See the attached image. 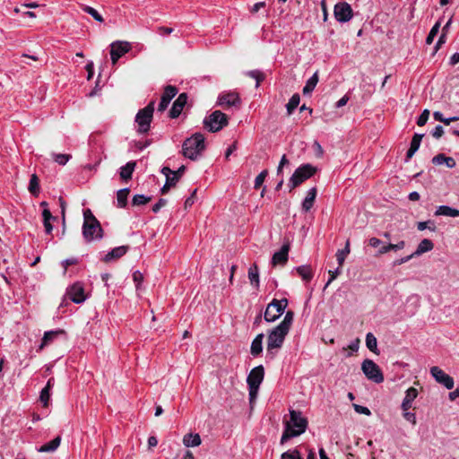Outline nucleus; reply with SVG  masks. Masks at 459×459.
Masks as SVG:
<instances>
[{"label": "nucleus", "instance_id": "22", "mask_svg": "<svg viewBox=\"0 0 459 459\" xmlns=\"http://www.w3.org/2000/svg\"><path fill=\"white\" fill-rule=\"evenodd\" d=\"M420 298L419 295H411L407 298L404 312L407 316H413L420 307Z\"/></svg>", "mask_w": 459, "mask_h": 459}, {"label": "nucleus", "instance_id": "21", "mask_svg": "<svg viewBox=\"0 0 459 459\" xmlns=\"http://www.w3.org/2000/svg\"><path fill=\"white\" fill-rule=\"evenodd\" d=\"M368 243L373 247H379V254H385L389 252L390 250H398L400 248L399 244L382 245V241L377 238H371Z\"/></svg>", "mask_w": 459, "mask_h": 459}, {"label": "nucleus", "instance_id": "41", "mask_svg": "<svg viewBox=\"0 0 459 459\" xmlns=\"http://www.w3.org/2000/svg\"><path fill=\"white\" fill-rule=\"evenodd\" d=\"M300 101V97L298 93L292 95L289 102L286 105L288 115H291L292 112L297 108Z\"/></svg>", "mask_w": 459, "mask_h": 459}, {"label": "nucleus", "instance_id": "15", "mask_svg": "<svg viewBox=\"0 0 459 459\" xmlns=\"http://www.w3.org/2000/svg\"><path fill=\"white\" fill-rule=\"evenodd\" d=\"M264 369L262 365L254 368L247 376V383L248 386L259 387L264 380Z\"/></svg>", "mask_w": 459, "mask_h": 459}, {"label": "nucleus", "instance_id": "34", "mask_svg": "<svg viewBox=\"0 0 459 459\" xmlns=\"http://www.w3.org/2000/svg\"><path fill=\"white\" fill-rule=\"evenodd\" d=\"M351 248H350V240L348 239L346 241L345 247L342 249H339L336 252V259L338 262L339 268H342L343 266L344 261L346 256L350 254Z\"/></svg>", "mask_w": 459, "mask_h": 459}, {"label": "nucleus", "instance_id": "61", "mask_svg": "<svg viewBox=\"0 0 459 459\" xmlns=\"http://www.w3.org/2000/svg\"><path fill=\"white\" fill-rule=\"evenodd\" d=\"M94 66H93V62L92 61H90L88 62V64L86 65L85 66V69L88 73V76H87V79L88 80H91L93 76V74H94Z\"/></svg>", "mask_w": 459, "mask_h": 459}, {"label": "nucleus", "instance_id": "53", "mask_svg": "<svg viewBox=\"0 0 459 459\" xmlns=\"http://www.w3.org/2000/svg\"><path fill=\"white\" fill-rule=\"evenodd\" d=\"M353 408H354L355 411L359 413V414H364V415H367V416L371 415V411H370V410L368 407H365V406L354 403L353 404Z\"/></svg>", "mask_w": 459, "mask_h": 459}, {"label": "nucleus", "instance_id": "28", "mask_svg": "<svg viewBox=\"0 0 459 459\" xmlns=\"http://www.w3.org/2000/svg\"><path fill=\"white\" fill-rule=\"evenodd\" d=\"M423 134H415L411 142L409 150L406 153L407 160L411 159L414 153L419 150L421 140H422Z\"/></svg>", "mask_w": 459, "mask_h": 459}, {"label": "nucleus", "instance_id": "18", "mask_svg": "<svg viewBox=\"0 0 459 459\" xmlns=\"http://www.w3.org/2000/svg\"><path fill=\"white\" fill-rule=\"evenodd\" d=\"M185 171L186 166L184 165L180 166L176 171H174L172 174L173 176L167 178L160 190L161 194L166 195L169 191L170 187L175 186L180 178L184 175Z\"/></svg>", "mask_w": 459, "mask_h": 459}, {"label": "nucleus", "instance_id": "49", "mask_svg": "<svg viewBox=\"0 0 459 459\" xmlns=\"http://www.w3.org/2000/svg\"><path fill=\"white\" fill-rule=\"evenodd\" d=\"M417 229L419 230H424L426 229L431 230V231H435L436 230V226H435V223L434 221H420L418 222L417 224Z\"/></svg>", "mask_w": 459, "mask_h": 459}, {"label": "nucleus", "instance_id": "54", "mask_svg": "<svg viewBox=\"0 0 459 459\" xmlns=\"http://www.w3.org/2000/svg\"><path fill=\"white\" fill-rule=\"evenodd\" d=\"M341 269H342V268H339V267H338V268H337V269H335L334 271H331V270H330V271L328 272V273H329V276H330V277H329V280H328V281L326 282V284H325V288H326V287H327V286H328V285H329V284H330L333 280H335V279L337 278V276H338L339 274H341V273H342V270H341Z\"/></svg>", "mask_w": 459, "mask_h": 459}, {"label": "nucleus", "instance_id": "39", "mask_svg": "<svg viewBox=\"0 0 459 459\" xmlns=\"http://www.w3.org/2000/svg\"><path fill=\"white\" fill-rule=\"evenodd\" d=\"M28 190L34 196L39 195V179L36 174L30 176Z\"/></svg>", "mask_w": 459, "mask_h": 459}, {"label": "nucleus", "instance_id": "8", "mask_svg": "<svg viewBox=\"0 0 459 459\" xmlns=\"http://www.w3.org/2000/svg\"><path fill=\"white\" fill-rule=\"evenodd\" d=\"M361 370L366 377L374 383L380 384L384 381V375L381 368L369 359H364L361 364Z\"/></svg>", "mask_w": 459, "mask_h": 459}, {"label": "nucleus", "instance_id": "35", "mask_svg": "<svg viewBox=\"0 0 459 459\" xmlns=\"http://www.w3.org/2000/svg\"><path fill=\"white\" fill-rule=\"evenodd\" d=\"M318 72H316L306 82V85L303 88V94L307 95L310 94L318 82Z\"/></svg>", "mask_w": 459, "mask_h": 459}, {"label": "nucleus", "instance_id": "12", "mask_svg": "<svg viewBox=\"0 0 459 459\" xmlns=\"http://www.w3.org/2000/svg\"><path fill=\"white\" fill-rule=\"evenodd\" d=\"M353 12L351 6L346 3H338L334 6V16L338 22H346L352 17Z\"/></svg>", "mask_w": 459, "mask_h": 459}, {"label": "nucleus", "instance_id": "19", "mask_svg": "<svg viewBox=\"0 0 459 459\" xmlns=\"http://www.w3.org/2000/svg\"><path fill=\"white\" fill-rule=\"evenodd\" d=\"M433 247H434V244L431 240H429L428 238L422 239L413 253H411L410 255H408L406 257H403V263L409 261L413 256H418L426 252L431 251L433 249Z\"/></svg>", "mask_w": 459, "mask_h": 459}, {"label": "nucleus", "instance_id": "14", "mask_svg": "<svg viewBox=\"0 0 459 459\" xmlns=\"http://www.w3.org/2000/svg\"><path fill=\"white\" fill-rule=\"evenodd\" d=\"M241 103V100L239 98L238 93L235 91L224 92L221 93L218 98L217 104L222 107H232V106H239Z\"/></svg>", "mask_w": 459, "mask_h": 459}, {"label": "nucleus", "instance_id": "7", "mask_svg": "<svg viewBox=\"0 0 459 459\" xmlns=\"http://www.w3.org/2000/svg\"><path fill=\"white\" fill-rule=\"evenodd\" d=\"M288 306V299L283 298L281 299H273L268 305L264 311V320L266 322H274L284 312Z\"/></svg>", "mask_w": 459, "mask_h": 459}, {"label": "nucleus", "instance_id": "60", "mask_svg": "<svg viewBox=\"0 0 459 459\" xmlns=\"http://www.w3.org/2000/svg\"><path fill=\"white\" fill-rule=\"evenodd\" d=\"M403 418L411 422L412 425L416 424V416L414 413L407 412L406 411L403 412Z\"/></svg>", "mask_w": 459, "mask_h": 459}, {"label": "nucleus", "instance_id": "43", "mask_svg": "<svg viewBox=\"0 0 459 459\" xmlns=\"http://www.w3.org/2000/svg\"><path fill=\"white\" fill-rule=\"evenodd\" d=\"M82 10L85 12L86 13L90 14L95 21L102 22L104 21L101 14L98 13L96 9L93 7H91L89 5L82 4L81 6Z\"/></svg>", "mask_w": 459, "mask_h": 459}, {"label": "nucleus", "instance_id": "52", "mask_svg": "<svg viewBox=\"0 0 459 459\" xmlns=\"http://www.w3.org/2000/svg\"><path fill=\"white\" fill-rule=\"evenodd\" d=\"M429 117V111L428 109H424L417 120L418 126H424L427 123Z\"/></svg>", "mask_w": 459, "mask_h": 459}, {"label": "nucleus", "instance_id": "1", "mask_svg": "<svg viewBox=\"0 0 459 459\" xmlns=\"http://www.w3.org/2000/svg\"><path fill=\"white\" fill-rule=\"evenodd\" d=\"M307 418L303 417L300 411L290 409V420L285 423L281 443L283 444L290 438L304 433L307 428Z\"/></svg>", "mask_w": 459, "mask_h": 459}, {"label": "nucleus", "instance_id": "63", "mask_svg": "<svg viewBox=\"0 0 459 459\" xmlns=\"http://www.w3.org/2000/svg\"><path fill=\"white\" fill-rule=\"evenodd\" d=\"M42 216H43V221H48V220H56V218L54 217L51 213V212L49 211V209L48 208H45L42 212Z\"/></svg>", "mask_w": 459, "mask_h": 459}, {"label": "nucleus", "instance_id": "50", "mask_svg": "<svg viewBox=\"0 0 459 459\" xmlns=\"http://www.w3.org/2000/svg\"><path fill=\"white\" fill-rule=\"evenodd\" d=\"M49 399H50V390L44 387L40 392L39 401L43 403L44 407H48Z\"/></svg>", "mask_w": 459, "mask_h": 459}, {"label": "nucleus", "instance_id": "48", "mask_svg": "<svg viewBox=\"0 0 459 459\" xmlns=\"http://www.w3.org/2000/svg\"><path fill=\"white\" fill-rule=\"evenodd\" d=\"M281 459H303V457L299 450L294 449L292 451L284 452Z\"/></svg>", "mask_w": 459, "mask_h": 459}, {"label": "nucleus", "instance_id": "36", "mask_svg": "<svg viewBox=\"0 0 459 459\" xmlns=\"http://www.w3.org/2000/svg\"><path fill=\"white\" fill-rule=\"evenodd\" d=\"M60 442H61V437H56L54 439H52L51 441L41 446L40 448L39 449V451L41 453L54 452L59 446Z\"/></svg>", "mask_w": 459, "mask_h": 459}, {"label": "nucleus", "instance_id": "62", "mask_svg": "<svg viewBox=\"0 0 459 459\" xmlns=\"http://www.w3.org/2000/svg\"><path fill=\"white\" fill-rule=\"evenodd\" d=\"M258 389H259V387H255L254 389L253 386H248L250 403H252L253 401L255 400Z\"/></svg>", "mask_w": 459, "mask_h": 459}, {"label": "nucleus", "instance_id": "2", "mask_svg": "<svg viewBox=\"0 0 459 459\" xmlns=\"http://www.w3.org/2000/svg\"><path fill=\"white\" fill-rule=\"evenodd\" d=\"M103 229L91 209L83 211L82 236L86 242L100 240L103 238Z\"/></svg>", "mask_w": 459, "mask_h": 459}, {"label": "nucleus", "instance_id": "3", "mask_svg": "<svg viewBox=\"0 0 459 459\" xmlns=\"http://www.w3.org/2000/svg\"><path fill=\"white\" fill-rule=\"evenodd\" d=\"M204 140V136L201 133H195L186 138L182 144V154L192 160H197L205 150Z\"/></svg>", "mask_w": 459, "mask_h": 459}, {"label": "nucleus", "instance_id": "45", "mask_svg": "<svg viewBox=\"0 0 459 459\" xmlns=\"http://www.w3.org/2000/svg\"><path fill=\"white\" fill-rule=\"evenodd\" d=\"M152 200V197H147L143 195H135L132 199V204L134 206H139L148 204Z\"/></svg>", "mask_w": 459, "mask_h": 459}, {"label": "nucleus", "instance_id": "42", "mask_svg": "<svg viewBox=\"0 0 459 459\" xmlns=\"http://www.w3.org/2000/svg\"><path fill=\"white\" fill-rule=\"evenodd\" d=\"M246 75L255 80V87H259L261 82L265 79V75L259 70H252L246 73Z\"/></svg>", "mask_w": 459, "mask_h": 459}, {"label": "nucleus", "instance_id": "24", "mask_svg": "<svg viewBox=\"0 0 459 459\" xmlns=\"http://www.w3.org/2000/svg\"><path fill=\"white\" fill-rule=\"evenodd\" d=\"M65 333L64 330H56V331H48L45 332L44 336L42 338L41 343L39 347V351H42L44 347L49 345L55 338L58 335Z\"/></svg>", "mask_w": 459, "mask_h": 459}, {"label": "nucleus", "instance_id": "11", "mask_svg": "<svg viewBox=\"0 0 459 459\" xmlns=\"http://www.w3.org/2000/svg\"><path fill=\"white\" fill-rule=\"evenodd\" d=\"M430 375L440 385H444L446 389L451 390L454 387V378L446 374L440 368L434 366L430 368Z\"/></svg>", "mask_w": 459, "mask_h": 459}, {"label": "nucleus", "instance_id": "59", "mask_svg": "<svg viewBox=\"0 0 459 459\" xmlns=\"http://www.w3.org/2000/svg\"><path fill=\"white\" fill-rule=\"evenodd\" d=\"M444 134V129H443V126H440V125H437L432 131V136L434 138H440Z\"/></svg>", "mask_w": 459, "mask_h": 459}, {"label": "nucleus", "instance_id": "40", "mask_svg": "<svg viewBox=\"0 0 459 459\" xmlns=\"http://www.w3.org/2000/svg\"><path fill=\"white\" fill-rule=\"evenodd\" d=\"M248 278L250 280L251 284L255 287L259 286V273H258V266L254 264L248 269Z\"/></svg>", "mask_w": 459, "mask_h": 459}, {"label": "nucleus", "instance_id": "38", "mask_svg": "<svg viewBox=\"0 0 459 459\" xmlns=\"http://www.w3.org/2000/svg\"><path fill=\"white\" fill-rule=\"evenodd\" d=\"M130 189L123 188L117 191V207L125 208L127 205V197L129 195Z\"/></svg>", "mask_w": 459, "mask_h": 459}, {"label": "nucleus", "instance_id": "58", "mask_svg": "<svg viewBox=\"0 0 459 459\" xmlns=\"http://www.w3.org/2000/svg\"><path fill=\"white\" fill-rule=\"evenodd\" d=\"M133 280L136 283V288H139L140 283L143 281V275L139 271L133 273Z\"/></svg>", "mask_w": 459, "mask_h": 459}, {"label": "nucleus", "instance_id": "25", "mask_svg": "<svg viewBox=\"0 0 459 459\" xmlns=\"http://www.w3.org/2000/svg\"><path fill=\"white\" fill-rule=\"evenodd\" d=\"M316 194H317L316 187H312L311 189H309L306 198L304 199V201L302 203V210L304 212H307L313 207L316 197Z\"/></svg>", "mask_w": 459, "mask_h": 459}, {"label": "nucleus", "instance_id": "37", "mask_svg": "<svg viewBox=\"0 0 459 459\" xmlns=\"http://www.w3.org/2000/svg\"><path fill=\"white\" fill-rule=\"evenodd\" d=\"M366 346L370 351L379 355L380 351L377 349V341L372 333H368L366 335Z\"/></svg>", "mask_w": 459, "mask_h": 459}, {"label": "nucleus", "instance_id": "30", "mask_svg": "<svg viewBox=\"0 0 459 459\" xmlns=\"http://www.w3.org/2000/svg\"><path fill=\"white\" fill-rule=\"evenodd\" d=\"M436 215H443V216H448V217H458L459 216V210L455 208H452L448 205H440L437 207L436 212Z\"/></svg>", "mask_w": 459, "mask_h": 459}, {"label": "nucleus", "instance_id": "6", "mask_svg": "<svg viewBox=\"0 0 459 459\" xmlns=\"http://www.w3.org/2000/svg\"><path fill=\"white\" fill-rule=\"evenodd\" d=\"M228 116L221 110H215L204 120V128L212 133L221 130L228 125Z\"/></svg>", "mask_w": 459, "mask_h": 459}, {"label": "nucleus", "instance_id": "16", "mask_svg": "<svg viewBox=\"0 0 459 459\" xmlns=\"http://www.w3.org/2000/svg\"><path fill=\"white\" fill-rule=\"evenodd\" d=\"M178 88L173 85H167L164 88V91L161 95L160 102L158 106V111L163 112L168 108L171 100L177 95Z\"/></svg>", "mask_w": 459, "mask_h": 459}, {"label": "nucleus", "instance_id": "20", "mask_svg": "<svg viewBox=\"0 0 459 459\" xmlns=\"http://www.w3.org/2000/svg\"><path fill=\"white\" fill-rule=\"evenodd\" d=\"M290 244H284L278 252H275L272 258L273 265L285 264L288 261Z\"/></svg>", "mask_w": 459, "mask_h": 459}, {"label": "nucleus", "instance_id": "13", "mask_svg": "<svg viewBox=\"0 0 459 459\" xmlns=\"http://www.w3.org/2000/svg\"><path fill=\"white\" fill-rule=\"evenodd\" d=\"M66 295L76 304H80L86 299L84 289L81 282H75L69 287L67 289Z\"/></svg>", "mask_w": 459, "mask_h": 459}, {"label": "nucleus", "instance_id": "32", "mask_svg": "<svg viewBox=\"0 0 459 459\" xmlns=\"http://www.w3.org/2000/svg\"><path fill=\"white\" fill-rule=\"evenodd\" d=\"M183 444L187 447L197 446L201 444V437L198 434H186L183 437Z\"/></svg>", "mask_w": 459, "mask_h": 459}, {"label": "nucleus", "instance_id": "44", "mask_svg": "<svg viewBox=\"0 0 459 459\" xmlns=\"http://www.w3.org/2000/svg\"><path fill=\"white\" fill-rule=\"evenodd\" d=\"M293 319H294V312L291 310H289L286 312L283 320L279 324V325L283 327L284 329L290 331V326L293 322Z\"/></svg>", "mask_w": 459, "mask_h": 459}, {"label": "nucleus", "instance_id": "33", "mask_svg": "<svg viewBox=\"0 0 459 459\" xmlns=\"http://www.w3.org/2000/svg\"><path fill=\"white\" fill-rule=\"evenodd\" d=\"M418 391L414 387L407 389L405 397L403 398V411L411 408V403L417 397Z\"/></svg>", "mask_w": 459, "mask_h": 459}, {"label": "nucleus", "instance_id": "55", "mask_svg": "<svg viewBox=\"0 0 459 459\" xmlns=\"http://www.w3.org/2000/svg\"><path fill=\"white\" fill-rule=\"evenodd\" d=\"M78 264V259L77 258L65 259L63 262V264H62L63 267H64V274L66 273L68 266L74 265V264Z\"/></svg>", "mask_w": 459, "mask_h": 459}, {"label": "nucleus", "instance_id": "31", "mask_svg": "<svg viewBox=\"0 0 459 459\" xmlns=\"http://www.w3.org/2000/svg\"><path fill=\"white\" fill-rule=\"evenodd\" d=\"M298 274L305 281H310L314 276L313 270L309 265H300L296 268Z\"/></svg>", "mask_w": 459, "mask_h": 459}, {"label": "nucleus", "instance_id": "17", "mask_svg": "<svg viewBox=\"0 0 459 459\" xmlns=\"http://www.w3.org/2000/svg\"><path fill=\"white\" fill-rule=\"evenodd\" d=\"M188 96L186 92L180 93L169 110V117L177 118L180 116L184 107L187 103Z\"/></svg>", "mask_w": 459, "mask_h": 459}, {"label": "nucleus", "instance_id": "5", "mask_svg": "<svg viewBox=\"0 0 459 459\" xmlns=\"http://www.w3.org/2000/svg\"><path fill=\"white\" fill-rule=\"evenodd\" d=\"M317 171V169L309 164H302L300 165L292 174L291 178H290V190L296 188L299 185H301L303 182H305L307 179L313 177L316 172Z\"/></svg>", "mask_w": 459, "mask_h": 459}, {"label": "nucleus", "instance_id": "57", "mask_svg": "<svg viewBox=\"0 0 459 459\" xmlns=\"http://www.w3.org/2000/svg\"><path fill=\"white\" fill-rule=\"evenodd\" d=\"M167 204V200L160 198L153 206H152V212H158L162 207H164Z\"/></svg>", "mask_w": 459, "mask_h": 459}, {"label": "nucleus", "instance_id": "51", "mask_svg": "<svg viewBox=\"0 0 459 459\" xmlns=\"http://www.w3.org/2000/svg\"><path fill=\"white\" fill-rule=\"evenodd\" d=\"M54 160L59 165H65L72 158L70 154H53Z\"/></svg>", "mask_w": 459, "mask_h": 459}, {"label": "nucleus", "instance_id": "29", "mask_svg": "<svg viewBox=\"0 0 459 459\" xmlns=\"http://www.w3.org/2000/svg\"><path fill=\"white\" fill-rule=\"evenodd\" d=\"M264 333L255 336L251 343L250 352L254 357L258 356L263 351Z\"/></svg>", "mask_w": 459, "mask_h": 459}, {"label": "nucleus", "instance_id": "26", "mask_svg": "<svg viewBox=\"0 0 459 459\" xmlns=\"http://www.w3.org/2000/svg\"><path fill=\"white\" fill-rule=\"evenodd\" d=\"M432 163L435 165L446 164L447 168L453 169L455 167V160L451 157H446L445 154L440 153L433 157Z\"/></svg>", "mask_w": 459, "mask_h": 459}, {"label": "nucleus", "instance_id": "10", "mask_svg": "<svg viewBox=\"0 0 459 459\" xmlns=\"http://www.w3.org/2000/svg\"><path fill=\"white\" fill-rule=\"evenodd\" d=\"M132 46L127 41H114L110 44V57L113 65H116L120 57L128 53Z\"/></svg>", "mask_w": 459, "mask_h": 459}, {"label": "nucleus", "instance_id": "23", "mask_svg": "<svg viewBox=\"0 0 459 459\" xmlns=\"http://www.w3.org/2000/svg\"><path fill=\"white\" fill-rule=\"evenodd\" d=\"M128 246H120L113 248L110 252H108L104 257L103 262L109 263L113 259H118L125 255L128 251Z\"/></svg>", "mask_w": 459, "mask_h": 459}, {"label": "nucleus", "instance_id": "56", "mask_svg": "<svg viewBox=\"0 0 459 459\" xmlns=\"http://www.w3.org/2000/svg\"><path fill=\"white\" fill-rule=\"evenodd\" d=\"M197 189H195L191 195L185 201V209L191 207L195 200Z\"/></svg>", "mask_w": 459, "mask_h": 459}, {"label": "nucleus", "instance_id": "47", "mask_svg": "<svg viewBox=\"0 0 459 459\" xmlns=\"http://www.w3.org/2000/svg\"><path fill=\"white\" fill-rule=\"evenodd\" d=\"M439 27H440V22H437L435 23V25L431 28L427 39H426V43L427 44H431L435 39V37L437 36V34L438 33L439 31Z\"/></svg>", "mask_w": 459, "mask_h": 459}, {"label": "nucleus", "instance_id": "27", "mask_svg": "<svg viewBox=\"0 0 459 459\" xmlns=\"http://www.w3.org/2000/svg\"><path fill=\"white\" fill-rule=\"evenodd\" d=\"M136 166L135 161H129L125 166L121 167L119 176L121 179L127 181L132 178L133 172Z\"/></svg>", "mask_w": 459, "mask_h": 459}, {"label": "nucleus", "instance_id": "4", "mask_svg": "<svg viewBox=\"0 0 459 459\" xmlns=\"http://www.w3.org/2000/svg\"><path fill=\"white\" fill-rule=\"evenodd\" d=\"M155 100H152L145 108L140 109L135 116V123L138 126V132L146 134L150 131L151 123L153 117Z\"/></svg>", "mask_w": 459, "mask_h": 459}, {"label": "nucleus", "instance_id": "46", "mask_svg": "<svg viewBox=\"0 0 459 459\" xmlns=\"http://www.w3.org/2000/svg\"><path fill=\"white\" fill-rule=\"evenodd\" d=\"M267 175H268V170L267 169H264L262 172H260L256 176V178L255 179V185H254V188L255 189H258V188H260L263 186V184H264Z\"/></svg>", "mask_w": 459, "mask_h": 459}, {"label": "nucleus", "instance_id": "9", "mask_svg": "<svg viewBox=\"0 0 459 459\" xmlns=\"http://www.w3.org/2000/svg\"><path fill=\"white\" fill-rule=\"evenodd\" d=\"M289 331L283 327L277 325L268 334L267 340V351L271 352L273 349H279L281 347L286 335Z\"/></svg>", "mask_w": 459, "mask_h": 459}, {"label": "nucleus", "instance_id": "64", "mask_svg": "<svg viewBox=\"0 0 459 459\" xmlns=\"http://www.w3.org/2000/svg\"><path fill=\"white\" fill-rule=\"evenodd\" d=\"M459 63V53H455L449 59V65L454 66Z\"/></svg>", "mask_w": 459, "mask_h": 459}]
</instances>
